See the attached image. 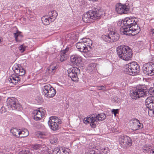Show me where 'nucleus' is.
<instances>
[{"mask_svg":"<svg viewBox=\"0 0 154 154\" xmlns=\"http://www.w3.org/2000/svg\"><path fill=\"white\" fill-rule=\"evenodd\" d=\"M138 20L134 17L124 19L122 22L124 26L120 29L121 33L129 36H134L138 34L140 31V27L137 23Z\"/></svg>","mask_w":154,"mask_h":154,"instance_id":"f257e3e1","label":"nucleus"},{"mask_svg":"<svg viewBox=\"0 0 154 154\" xmlns=\"http://www.w3.org/2000/svg\"><path fill=\"white\" fill-rule=\"evenodd\" d=\"M99 7L94 8L83 14L82 20L85 23L93 22V20L99 19L102 15Z\"/></svg>","mask_w":154,"mask_h":154,"instance_id":"f03ea898","label":"nucleus"},{"mask_svg":"<svg viewBox=\"0 0 154 154\" xmlns=\"http://www.w3.org/2000/svg\"><path fill=\"white\" fill-rule=\"evenodd\" d=\"M147 85H141L137 86L135 90L131 91L130 96L133 99H136L137 98H140L147 96L148 95V89Z\"/></svg>","mask_w":154,"mask_h":154,"instance_id":"7ed1b4c3","label":"nucleus"},{"mask_svg":"<svg viewBox=\"0 0 154 154\" xmlns=\"http://www.w3.org/2000/svg\"><path fill=\"white\" fill-rule=\"evenodd\" d=\"M106 117V116L104 113L98 114L96 116L93 114L88 118L87 117L86 119L84 118V123L86 124H87V123H90L91 127L94 128L96 126V124L95 123V122L103 121L105 119Z\"/></svg>","mask_w":154,"mask_h":154,"instance_id":"20e7f679","label":"nucleus"},{"mask_svg":"<svg viewBox=\"0 0 154 154\" xmlns=\"http://www.w3.org/2000/svg\"><path fill=\"white\" fill-rule=\"evenodd\" d=\"M140 69V66L137 63L133 62L126 65L124 71L129 75L134 76L138 74Z\"/></svg>","mask_w":154,"mask_h":154,"instance_id":"39448f33","label":"nucleus"},{"mask_svg":"<svg viewBox=\"0 0 154 154\" xmlns=\"http://www.w3.org/2000/svg\"><path fill=\"white\" fill-rule=\"evenodd\" d=\"M7 105L11 107L13 110L20 111L22 109L21 105L18 103L16 98L13 97H8L6 101Z\"/></svg>","mask_w":154,"mask_h":154,"instance_id":"423d86ee","label":"nucleus"},{"mask_svg":"<svg viewBox=\"0 0 154 154\" xmlns=\"http://www.w3.org/2000/svg\"><path fill=\"white\" fill-rule=\"evenodd\" d=\"M119 141L121 147L127 148L132 145V140L129 137L121 136L119 139Z\"/></svg>","mask_w":154,"mask_h":154,"instance_id":"0eeeda50","label":"nucleus"},{"mask_svg":"<svg viewBox=\"0 0 154 154\" xmlns=\"http://www.w3.org/2000/svg\"><path fill=\"white\" fill-rule=\"evenodd\" d=\"M48 15V17H46L45 16H43L42 18V23L45 25H48L50 23V21L51 22H53L56 19L57 14L56 11H53L49 12Z\"/></svg>","mask_w":154,"mask_h":154,"instance_id":"6e6552de","label":"nucleus"},{"mask_svg":"<svg viewBox=\"0 0 154 154\" xmlns=\"http://www.w3.org/2000/svg\"><path fill=\"white\" fill-rule=\"evenodd\" d=\"M130 9V6L128 3L122 4H117L116 6V11L119 14H126L128 12Z\"/></svg>","mask_w":154,"mask_h":154,"instance_id":"1a4fd4ad","label":"nucleus"},{"mask_svg":"<svg viewBox=\"0 0 154 154\" xmlns=\"http://www.w3.org/2000/svg\"><path fill=\"white\" fill-rule=\"evenodd\" d=\"M68 75L72 80L76 81L78 80V74L80 73V70L77 67H72L68 69Z\"/></svg>","mask_w":154,"mask_h":154,"instance_id":"9d476101","label":"nucleus"},{"mask_svg":"<svg viewBox=\"0 0 154 154\" xmlns=\"http://www.w3.org/2000/svg\"><path fill=\"white\" fill-rule=\"evenodd\" d=\"M142 70L145 75L150 76L154 75V63L150 62L144 64L142 67Z\"/></svg>","mask_w":154,"mask_h":154,"instance_id":"9b49d317","label":"nucleus"},{"mask_svg":"<svg viewBox=\"0 0 154 154\" xmlns=\"http://www.w3.org/2000/svg\"><path fill=\"white\" fill-rule=\"evenodd\" d=\"M60 122L59 119L56 116H52L50 118L48 122V124L51 129L53 131H56L58 129Z\"/></svg>","mask_w":154,"mask_h":154,"instance_id":"f8f14e48","label":"nucleus"},{"mask_svg":"<svg viewBox=\"0 0 154 154\" xmlns=\"http://www.w3.org/2000/svg\"><path fill=\"white\" fill-rule=\"evenodd\" d=\"M145 103L147 108L154 114V97H147L145 100Z\"/></svg>","mask_w":154,"mask_h":154,"instance_id":"ddd939ff","label":"nucleus"},{"mask_svg":"<svg viewBox=\"0 0 154 154\" xmlns=\"http://www.w3.org/2000/svg\"><path fill=\"white\" fill-rule=\"evenodd\" d=\"M14 72L19 77L22 76L25 73V70L23 69L20 64L15 65L12 68Z\"/></svg>","mask_w":154,"mask_h":154,"instance_id":"4468645a","label":"nucleus"},{"mask_svg":"<svg viewBox=\"0 0 154 154\" xmlns=\"http://www.w3.org/2000/svg\"><path fill=\"white\" fill-rule=\"evenodd\" d=\"M128 48V46L124 45H120L117 48V54L119 58L122 59L123 57H125L124 54H125L126 51H127Z\"/></svg>","mask_w":154,"mask_h":154,"instance_id":"2eb2a0df","label":"nucleus"},{"mask_svg":"<svg viewBox=\"0 0 154 154\" xmlns=\"http://www.w3.org/2000/svg\"><path fill=\"white\" fill-rule=\"evenodd\" d=\"M132 124L131 125L132 129L133 131H136L143 128V125L140 123L139 121L136 119H134L132 121Z\"/></svg>","mask_w":154,"mask_h":154,"instance_id":"dca6fc26","label":"nucleus"},{"mask_svg":"<svg viewBox=\"0 0 154 154\" xmlns=\"http://www.w3.org/2000/svg\"><path fill=\"white\" fill-rule=\"evenodd\" d=\"M34 115L33 119L36 121L39 120L41 119V118L45 115V113L43 111H41L40 110H34L32 112Z\"/></svg>","mask_w":154,"mask_h":154,"instance_id":"f3484780","label":"nucleus"},{"mask_svg":"<svg viewBox=\"0 0 154 154\" xmlns=\"http://www.w3.org/2000/svg\"><path fill=\"white\" fill-rule=\"evenodd\" d=\"M71 62L73 64L79 65L81 63L82 60L80 56L78 55H73L70 57Z\"/></svg>","mask_w":154,"mask_h":154,"instance_id":"a211bd4d","label":"nucleus"},{"mask_svg":"<svg viewBox=\"0 0 154 154\" xmlns=\"http://www.w3.org/2000/svg\"><path fill=\"white\" fill-rule=\"evenodd\" d=\"M21 80V78L17 75H12L9 77V82L15 85L17 83H19L22 82L23 81Z\"/></svg>","mask_w":154,"mask_h":154,"instance_id":"6ab92c4d","label":"nucleus"},{"mask_svg":"<svg viewBox=\"0 0 154 154\" xmlns=\"http://www.w3.org/2000/svg\"><path fill=\"white\" fill-rule=\"evenodd\" d=\"M109 34L111 40L110 42H115L119 39V35L116 31H111Z\"/></svg>","mask_w":154,"mask_h":154,"instance_id":"aec40b11","label":"nucleus"},{"mask_svg":"<svg viewBox=\"0 0 154 154\" xmlns=\"http://www.w3.org/2000/svg\"><path fill=\"white\" fill-rule=\"evenodd\" d=\"M127 51H126L125 54H124L125 57H123L122 59L126 61L129 60L131 59L132 56V50L128 47V49L127 48Z\"/></svg>","mask_w":154,"mask_h":154,"instance_id":"412c9836","label":"nucleus"},{"mask_svg":"<svg viewBox=\"0 0 154 154\" xmlns=\"http://www.w3.org/2000/svg\"><path fill=\"white\" fill-rule=\"evenodd\" d=\"M83 42H78L76 44V47L79 51L81 52H88V48H85Z\"/></svg>","mask_w":154,"mask_h":154,"instance_id":"4be33fe9","label":"nucleus"},{"mask_svg":"<svg viewBox=\"0 0 154 154\" xmlns=\"http://www.w3.org/2000/svg\"><path fill=\"white\" fill-rule=\"evenodd\" d=\"M83 42L85 48H88V52L90 51L91 50L92 45V41L89 38H84Z\"/></svg>","mask_w":154,"mask_h":154,"instance_id":"5701e85b","label":"nucleus"},{"mask_svg":"<svg viewBox=\"0 0 154 154\" xmlns=\"http://www.w3.org/2000/svg\"><path fill=\"white\" fill-rule=\"evenodd\" d=\"M14 35L17 42H20L22 41L23 36L21 32L17 31L16 32L14 33Z\"/></svg>","mask_w":154,"mask_h":154,"instance_id":"b1692460","label":"nucleus"},{"mask_svg":"<svg viewBox=\"0 0 154 154\" xmlns=\"http://www.w3.org/2000/svg\"><path fill=\"white\" fill-rule=\"evenodd\" d=\"M60 149L58 148H55L53 150V154H69L70 151L69 149L63 150L62 152H60Z\"/></svg>","mask_w":154,"mask_h":154,"instance_id":"393cba45","label":"nucleus"},{"mask_svg":"<svg viewBox=\"0 0 154 154\" xmlns=\"http://www.w3.org/2000/svg\"><path fill=\"white\" fill-rule=\"evenodd\" d=\"M51 86L49 84H47L42 87L43 93L45 96L46 97L48 93V92L51 90Z\"/></svg>","mask_w":154,"mask_h":154,"instance_id":"a878e982","label":"nucleus"},{"mask_svg":"<svg viewBox=\"0 0 154 154\" xmlns=\"http://www.w3.org/2000/svg\"><path fill=\"white\" fill-rule=\"evenodd\" d=\"M49 92H48V94L46 97L48 98H51L55 96L56 93V90L52 86H51Z\"/></svg>","mask_w":154,"mask_h":154,"instance_id":"bb28decb","label":"nucleus"},{"mask_svg":"<svg viewBox=\"0 0 154 154\" xmlns=\"http://www.w3.org/2000/svg\"><path fill=\"white\" fill-rule=\"evenodd\" d=\"M10 131L12 133V134L17 137H20V130H18L16 128H14L11 130Z\"/></svg>","mask_w":154,"mask_h":154,"instance_id":"cd10ccee","label":"nucleus"},{"mask_svg":"<svg viewBox=\"0 0 154 154\" xmlns=\"http://www.w3.org/2000/svg\"><path fill=\"white\" fill-rule=\"evenodd\" d=\"M20 131V137H27L29 134V132L26 129H24L22 131Z\"/></svg>","mask_w":154,"mask_h":154,"instance_id":"c85d7f7f","label":"nucleus"},{"mask_svg":"<svg viewBox=\"0 0 154 154\" xmlns=\"http://www.w3.org/2000/svg\"><path fill=\"white\" fill-rule=\"evenodd\" d=\"M88 72L92 74L95 70L94 66L93 64L92 63L89 64L87 68Z\"/></svg>","mask_w":154,"mask_h":154,"instance_id":"c756f323","label":"nucleus"},{"mask_svg":"<svg viewBox=\"0 0 154 154\" xmlns=\"http://www.w3.org/2000/svg\"><path fill=\"white\" fill-rule=\"evenodd\" d=\"M56 69V66H55L53 65H51L48 67V71L49 73L51 74H53L55 72Z\"/></svg>","mask_w":154,"mask_h":154,"instance_id":"7c9ffc66","label":"nucleus"},{"mask_svg":"<svg viewBox=\"0 0 154 154\" xmlns=\"http://www.w3.org/2000/svg\"><path fill=\"white\" fill-rule=\"evenodd\" d=\"M68 56V55L67 54L60 52V60L61 62H63L66 60L67 59Z\"/></svg>","mask_w":154,"mask_h":154,"instance_id":"2f4dec72","label":"nucleus"},{"mask_svg":"<svg viewBox=\"0 0 154 154\" xmlns=\"http://www.w3.org/2000/svg\"><path fill=\"white\" fill-rule=\"evenodd\" d=\"M102 38L105 42H110V38L109 34L106 35H103L102 36Z\"/></svg>","mask_w":154,"mask_h":154,"instance_id":"473e14b6","label":"nucleus"},{"mask_svg":"<svg viewBox=\"0 0 154 154\" xmlns=\"http://www.w3.org/2000/svg\"><path fill=\"white\" fill-rule=\"evenodd\" d=\"M38 136L41 138H44L46 135V133L44 132H38Z\"/></svg>","mask_w":154,"mask_h":154,"instance_id":"72a5a7b5","label":"nucleus"},{"mask_svg":"<svg viewBox=\"0 0 154 154\" xmlns=\"http://www.w3.org/2000/svg\"><path fill=\"white\" fill-rule=\"evenodd\" d=\"M97 89V90H102L103 91H106V87L105 86H103V85H101V86H97L96 87Z\"/></svg>","mask_w":154,"mask_h":154,"instance_id":"f704fd0d","label":"nucleus"},{"mask_svg":"<svg viewBox=\"0 0 154 154\" xmlns=\"http://www.w3.org/2000/svg\"><path fill=\"white\" fill-rule=\"evenodd\" d=\"M58 142V139L57 138H53L50 140V143L52 144L57 143Z\"/></svg>","mask_w":154,"mask_h":154,"instance_id":"c9c22d12","label":"nucleus"},{"mask_svg":"<svg viewBox=\"0 0 154 154\" xmlns=\"http://www.w3.org/2000/svg\"><path fill=\"white\" fill-rule=\"evenodd\" d=\"M42 146V145L40 144H36L33 145V147L35 149H38L39 148L41 147Z\"/></svg>","mask_w":154,"mask_h":154,"instance_id":"e433bc0d","label":"nucleus"},{"mask_svg":"<svg viewBox=\"0 0 154 154\" xmlns=\"http://www.w3.org/2000/svg\"><path fill=\"white\" fill-rule=\"evenodd\" d=\"M148 94L154 95V88H150Z\"/></svg>","mask_w":154,"mask_h":154,"instance_id":"4c0bfd02","label":"nucleus"},{"mask_svg":"<svg viewBox=\"0 0 154 154\" xmlns=\"http://www.w3.org/2000/svg\"><path fill=\"white\" fill-rule=\"evenodd\" d=\"M119 109H113L112 111V113L114 114L115 116H116V114L119 112Z\"/></svg>","mask_w":154,"mask_h":154,"instance_id":"58836bf2","label":"nucleus"},{"mask_svg":"<svg viewBox=\"0 0 154 154\" xmlns=\"http://www.w3.org/2000/svg\"><path fill=\"white\" fill-rule=\"evenodd\" d=\"M150 148L149 147H145L143 149V152H147L149 151V149Z\"/></svg>","mask_w":154,"mask_h":154,"instance_id":"ea45409f","label":"nucleus"},{"mask_svg":"<svg viewBox=\"0 0 154 154\" xmlns=\"http://www.w3.org/2000/svg\"><path fill=\"white\" fill-rule=\"evenodd\" d=\"M108 148L107 147H105L103 149V152L104 154H107L108 151Z\"/></svg>","mask_w":154,"mask_h":154,"instance_id":"a19ab883","label":"nucleus"},{"mask_svg":"<svg viewBox=\"0 0 154 154\" xmlns=\"http://www.w3.org/2000/svg\"><path fill=\"white\" fill-rule=\"evenodd\" d=\"M19 48L20 51L22 52H24L25 51V48L22 45H21L20 46Z\"/></svg>","mask_w":154,"mask_h":154,"instance_id":"79ce46f5","label":"nucleus"},{"mask_svg":"<svg viewBox=\"0 0 154 154\" xmlns=\"http://www.w3.org/2000/svg\"><path fill=\"white\" fill-rule=\"evenodd\" d=\"M69 50V48L68 47H67L65 49L62 50L60 52L63 53H64L66 54V52L68 51Z\"/></svg>","mask_w":154,"mask_h":154,"instance_id":"37998d69","label":"nucleus"},{"mask_svg":"<svg viewBox=\"0 0 154 154\" xmlns=\"http://www.w3.org/2000/svg\"><path fill=\"white\" fill-rule=\"evenodd\" d=\"M150 35L151 37L153 38H154V29H152V30L151 31Z\"/></svg>","mask_w":154,"mask_h":154,"instance_id":"c03bdc74","label":"nucleus"},{"mask_svg":"<svg viewBox=\"0 0 154 154\" xmlns=\"http://www.w3.org/2000/svg\"><path fill=\"white\" fill-rule=\"evenodd\" d=\"M152 153H154V150H152Z\"/></svg>","mask_w":154,"mask_h":154,"instance_id":"a18cd8bd","label":"nucleus"},{"mask_svg":"<svg viewBox=\"0 0 154 154\" xmlns=\"http://www.w3.org/2000/svg\"><path fill=\"white\" fill-rule=\"evenodd\" d=\"M97 0H93V2L94 1H97Z\"/></svg>","mask_w":154,"mask_h":154,"instance_id":"49530a36","label":"nucleus"},{"mask_svg":"<svg viewBox=\"0 0 154 154\" xmlns=\"http://www.w3.org/2000/svg\"><path fill=\"white\" fill-rule=\"evenodd\" d=\"M1 42V39H0V42Z\"/></svg>","mask_w":154,"mask_h":154,"instance_id":"de8ad7c7","label":"nucleus"},{"mask_svg":"<svg viewBox=\"0 0 154 154\" xmlns=\"http://www.w3.org/2000/svg\"><path fill=\"white\" fill-rule=\"evenodd\" d=\"M91 1H93V0H91Z\"/></svg>","mask_w":154,"mask_h":154,"instance_id":"09e8293b","label":"nucleus"}]
</instances>
